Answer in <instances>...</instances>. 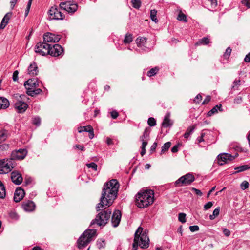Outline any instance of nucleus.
Listing matches in <instances>:
<instances>
[{"label": "nucleus", "instance_id": "obj_6", "mask_svg": "<svg viewBox=\"0 0 250 250\" xmlns=\"http://www.w3.org/2000/svg\"><path fill=\"white\" fill-rule=\"evenodd\" d=\"M195 180L194 176L191 173H188L179 178L175 184L178 186H185L190 185Z\"/></svg>", "mask_w": 250, "mask_h": 250}, {"label": "nucleus", "instance_id": "obj_47", "mask_svg": "<svg viewBox=\"0 0 250 250\" xmlns=\"http://www.w3.org/2000/svg\"><path fill=\"white\" fill-rule=\"evenodd\" d=\"M9 147V146L7 144H0V151H2L7 150Z\"/></svg>", "mask_w": 250, "mask_h": 250}, {"label": "nucleus", "instance_id": "obj_48", "mask_svg": "<svg viewBox=\"0 0 250 250\" xmlns=\"http://www.w3.org/2000/svg\"><path fill=\"white\" fill-rule=\"evenodd\" d=\"M33 124L39 126L41 124V119L39 117L34 118L33 120Z\"/></svg>", "mask_w": 250, "mask_h": 250}, {"label": "nucleus", "instance_id": "obj_58", "mask_svg": "<svg viewBox=\"0 0 250 250\" xmlns=\"http://www.w3.org/2000/svg\"><path fill=\"white\" fill-rule=\"evenodd\" d=\"M18 71L17 70L15 71L13 73L12 79L14 81H16L18 80Z\"/></svg>", "mask_w": 250, "mask_h": 250}, {"label": "nucleus", "instance_id": "obj_15", "mask_svg": "<svg viewBox=\"0 0 250 250\" xmlns=\"http://www.w3.org/2000/svg\"><path fill=\"white\" fill-rule=\"evenodd\" d=\"M121 212L119 210H116L114 212L111 219V223L114 227H116L119 225L121 221Z\"/></svg>", "mask_w": 250, "mask_h": 250}, {"label": "nucleus", "instance_id": "obj_30", "mask_svg": "<svg viewBox=\"0 0 250 250\" xmlns=\"http://www.w3.org/2000/svg\"><path fill=\"white\" fill-rule=\"evenodd\" d=\"M195 128V126L194 125L190 126L188 127L187 128L186 132L184 134V137L185 138H187V139L189 137V136L192 133V132L194 130Z\"/></svg>", "mask_w": 250, "mask_h": 250}, {"label": "nucleus", "instance_id": "obj_7", "mask_svg": "<svg viewBox=\"0 0 250 250\" xmlns=\"http://www.w3.org/2000/svg\"><path fill=\"white\" fill-rule=\"evenodd\" d=\"M60 7L69 13H74L77 10L78 6L77 3L74 1H67L61 2L60 4Z\"/></svg>", "mask_w": 250, "mask_h": 250}, {"label": "nucleus", "instance_id": "obj_45", "mask_svg": "<svg viewBox=\"0 0 250 250\" xmlns=\"http://www.w3.org/2000/svg\"><path fill=\"white\" fill-rule=\"evenodd\" d=\"M97 245L98 248H104L105 246V242L104 240H101L97 241Z\"/></svg>", "mask_w": 250, "mask_h": 250}, {"label": "nucleus", "instance_id": "obj_12", "mask_svg": "<svg viewBox=\"0 0 250 250\" xmlns=\"http://www.w3.org/2000/svg\"><path fill=\"white\" fill-rule=\"evenodd\" d=\"M235 156L231 155L230 154L224 153L220 154L218 156V163L220 165H223L225 163L229 162L233 160Z\"/></svg>", "mask_w": 250, "mask_h": 250}, {"label": "nucleus", "instance_id": "obj_25", "mask_svg": "<svg viewBox=\"0 0 250 250\" xmlns=\"http://www.w3.org/2000/svg\"><path fill=\"white\" fill-rule=\"evenodd\" d=\"M222 105L221 104L216 105L214 107H213L210 111H209L208 113V116H211L212 115L218 113V111H222V109L221 108Z\"/></svg>", "mask_w": 250, "mask_h": 250}, {"label": "nucleus", "instance_id": "obj_38", "mask_svg": "<svg viewBox=\"0 0 250 250\" xmlns=\"http://www.w3.org/2000/svg\"><path fill=\"white\" fill-rule=\"evenodd\" d=\"M132 41V36L130 34H126L124 40L125 43H129Z\"/></svg>", "mask_w": 250, "mask_h": 250}, {"label": "nucleus", "instance_id": "obj_54", "mask_svg": "<svg viewBox=\"0 0 250 250\" xmlns=\"http://www.w3.org/2000/svg\"><path fill=\"white\" fill-rule=\"evenodd\" d=\"M222 230H223V232L224 234L226 236L229 237V236H230V231L229 229H228L226 228H223Z\"/></svg>", "mask_w": 250, "mask_h": 250}, {"label": "nucleus", "instance_id": "obj_31", "mask_svg": "<svg viewBox=\"0 0 250 250\" xmlns=\"http://www.w3.org/2000/svg\"><path fill=\"white\" fill-rule=\"evenodd\" d=\"M13 97L16 99L17 102H24L26 98L25 95H20L19 94H15L13 95Z\"/></svg>", "mask_w": 250, "mask_h": 250}, {"label": "nucleus", "instance_id": "obj_34", "mask_svg": "<svg viewBox=\"0 0 250 250\" xmlns=\"http://www.w3.org/2000/svg\"><path fill=\"white\" fill-rule=\"evenodd\" d=\"M157 10L153 9L151 10L150 11V18L151 20L155 22V23H157L158 22V19L157 18L156 15H157Z\"/></svg>", "mask_w": 250, "mask_h": 250}, {"label": "nucleus", "instance_id": "obj_49", "mask_svg": "<svg viewBox=\"0 0 250 250\" xmlns=\"http://www.w3.org/2000/svg\"><path fill=\"white\" fill-rule=\"evenodd\" d=\"M231 52V49L230 47H228L226 49L225 53L224 54V57L225 58H228L229 57Z\"/></svg>", "mask_w": 250, "mask_h": 250}, {"label": "nucleus", "instance_id": "obj_60", "mask_svg": "<svg viewBox=\"0 0 250 250\" xmlns=\"http://www.w3.org/2000/svg\"><path fill=\"white\" fill-rule=\"evenodd\" d=\"M111 116L112 118L116 119L118 117L119 114L116 111H112L111 112Z\"/></svg>", "mask_w": 250, "mask_h": 250}, {"label": "nucleus", "instance_id": "obj_50", "mask_svg": "<svg viewBox=\"0 0 250 250\" xmlns=\"http://www.w3.org/2000/svg\"><path fill=\"white\" fill-rule=\"evenodd\" d=\"M248 187H249V183L246 181H244L241 184V188L243 190H245V189L248 188Z\"/></svg>", "mask_w": 250, "mask_h": 250}, {"label": "nucleus", "instance_id": "obj_37", "mask_svg": "<svg viewBox=\"0 0 250 250\" xmlns=\"http://www.w3.org/2000/svg\"><path fill=\"white\" fill-rule=\"evenodd\" d=\"M219 212H220V208L219 207L215 208L213 210L212 214L210 215L209 219L210 220H213L214 219H215V218L219 215Z\"/></svg>", "mask_w": 250, "mask_h": 250}, {"label": "nucleus", "instance_id": "obj_24", "mask_svg": "<svg viewBox=\"0 0 250 250\" xmlns=\"http://www.w3.org/2000/svg\"><path fill=\"white\" fill-rule=\"evenodd\" d=\"M9 102L4 97H0V109H6L9 106Z\"/></svg>", "mask_w": 250, "mask_h": 250}, {"label": "nucleus", "instance_id": "obj_11", "mask_svg": "<svg viewBox=\"0 0 250 250\" xmlns=\"http://www.w3.org/2000/svg\"><path fill=\"white\" fill-rule=\"evenodd\" d=\"M27 151L25 149L13 151L11 154L12 160H22L26 156Z\"/></svg>", "mask_w": 250, "mask_h": 250}, {"label": "nucleus", "instance_id": "obj_43", "mask_svg": "<svg viewBox=\"0 0 250 250\" xmlns=\"http://www.w3.org/2000/svg\"><path fill=\"white\" fill-rule=\"evenodd\" d=\"M186 214L184 213H180L178 215V220L182 223L186 222Z\"/></svg>", "mask_w": 250, "mask_h": 250}, {"label": "nucleus", "instance_id": "obj_16", "mask_svg": "<svg viewBox=\"0 0 250 250\" xmlns=\"http://www.w3.org/2000/svg\"><path fill=\"white\" fill-rule=\"evenodd\" d=\"M26 89L29 91V88L35 89L39 86V82L36 79H29L24 83Z\"/></svg>", "mask_w": 250, "mask_h": 250}, {"label": "nucleus", "instance_id": "obj_44", "mask_svg": "<svg viewBox=\"0 0 250 250\" xmlns=\"http://www.w3.org/2000/svg\"><path fill=\"white\" fill-rule=\"evenodd\" d=\"M147 123L150 126H154L156 125V121L154 118L150 117L148 118Z\"/></svg>", "mask_w": 250, "mask_h": 250}, {"label": "nucleus", "instance_id": "obj_21", "mask_svg": "<svg viewBox=\"0 0 250 250\" xmlns=\"http://www.w3.org/2000/svg\"><path fill=\"white\" fill-rule=\"evenodd\" d=\"M22 208L26 211H32L35 208V204L33 202L28 201L23 203Z\"/></svg>", "mask_w": 250, "mask_h": 250}, {"label": "nucleus", "instance_id": "obj_63", "mask_svg": "<svg viewBox=\"0 0 250 250\" xmlns=\"http://www.w3.org/2000/svg\"><path fill=\"white\" fill-rule=\"evenodd\" d=\"M211 98L209 96H207L202 103V104H208L210 101Z\"/></svg>", "mask_w": 250, "mask_h": 250}, {"label": "nucleus", "instance_id": "obj_35", "mask_svg": "<svg viewBox=\"0 0 250 250\" xmlns=\"http://www.w3.org/2000/svg\"><path fill=\"white\" fill-rule=\"evenodd\" d=\"M209 42V39L207 37H204L200 40L197 42L196 43V45H199L201 44H208Z\"/></svg>", "mask_w": 250, "mask_h": 250}, {"label": "nucleus", "instance_id": "obj_64", "mask_svg": "<svg viewBox=\"0 0 250 250\" xmlns=\"http://www.w3.org/2000/svg\"><path fill=\"white\" fill-rule=\"evenodd\" d=\"M244 60L246 62H250V52L246 56Z\"/></svg>", "mask_w": 250, "mask_h": 250}, {"label": "nucleus", "instance_id": "obj_59", "mask_svg": "<svg viewBox=\"0 0 250 250\" xmlns=\"http://www.w3.org/2000/svg\"><path fill=\"white\" fill-rule=\"evenodd\" d=\"M202 99V97L200 94H198L194 99V102L197 103H199Z\"/></svg>", "mask_w": 250, "mask_h": 250}, {"label": "nucleus", "instance_id": "obj_20", "mask_svg": "<svg viewBox=\"0 0 250 250\" xmlns=\"http://www.w3.org/2000/svg\"><path fill=\"white\" fill-rule=\"evenodd\" d=\"M39 72L37 65L35 62L31 63L28 69V73L31 76H34L38 74Z\"/></svg>", "mask_w": 250, "mask_h": 250}, {"label": "nucleus", "instance_id": "obj_13", "mask_svg": "<svg viewBox=\"0 0 250 250\" xmlns=\"http://www.w3.org/2000/svg\"><path fill=\"white\" fill-rule=\"evenodd\" d=\"M61 39V37L59 35L47 32L43 35L44 42H57Z\"/></svg>", "mask_w": 250, "mask_h": 250}, {"label": "nucleus", "instance_id": "obj_3", "mask_svg": "<svg viewBox=\"0 0 250 250\" xmlns=\"http://www.w3.org/2000/svg\"><path fill=\"white\" fill-rule=\"evenodd\" d=\"M143 228L139 227L136 230L134 234L133 249L136 250L138 246L141 248L146 249L149 245V239L148 237V233L146 230L143 231Z\"/></svg>", "mask_w": 250, "mask_h": 250}, {"label": "nucleus", "instance_id": "obj_28", "mask_svg": "<svg viewBox=\"0 0 250 250\" xmlns=\"http://www.w3.org/2000/svg\"><path fill=\"white\" fill-rule=\"evenodd\" d=\"M29 89V88H28ZM42 92V90L40 88H35L33 89H31V88H29V91L26 92L27 94L31 96H34L35 95L40 94Z\"/></svg>", "mask_w": 250, "mask_h": 250}, {"label": "nucleus", "instance_id": "obj_62", "mask_svg": "<svg viewBox=\"0 0 250 250\" xmlns=\"http://www.w3.org/2000/svg\"><path fill=\"white\" fill-rule=\"evenodd\" d=\"M192 190L194 191L197 195L200 196H201L202 195V192L198 189H196L195 188H192Z\"/></svg>", "mask_w": 250, "mask_h": 250}, {"label": "nucleus", "instance_id": "obj_18", "mask_svg": "<svg viewBox=\"0 0 250 250\" xmlns=\"http://www.w3.org/2000/svg\"><path fill=\"white\" fill-rule=\"evenodd\" d=\"M25 195L24 190L21 188H17L14 195V201L15 202H19L21 200Z\"/></svg>", "mask_w": 250, "mask_h": 250}, {"label": "nucleus", "instance_id": "obj_1", "mask_svg": "<svg viewBox=\"0 0 250 250\" xmlns=\"http://www.w3.org/2000/svg\"><path fill=\"white\" fill-rule=\"evenodd\" d=\"M119 188V184L116 179H112L104 184L100 202L96 207L97 211L100 210L101 208L112 205L117 197Z\"/></svg>", "mask_w": 250, "mask_h": 250}, {"label": "nucleus", "instance_id": "obj_23", "mask_svg": "<svg viewBox=\"0 0 250 250\" xmlns=\"http://www.w3.org/2000/svg\"><path fill=\"white\" fill-rule=\"evenodd\" d=\"M12 15V12H8L6 13L4 16L2 20V21L0 23V28L2 29H4L6 25L8 24L9 20L11 18Z\"/></svg>", "mask_w": 250, "mask_h": 250}, {"label": "nucleus", "instance_id": "obj_26", "mask_svg": "<svg viewBox=\"0 0 250 250\" xmlns=\"http://www.w3.org/2000/svg\"><path fill=\"white\" fill-rule=\"evenodd\" d=\"M249 169H250V166L248 165L240 166L234 168V169L236 170V171L234 172L233 174L242 172Z\"/></svg>", "mask_w": 250, "mask_h": 250}, {"label": "nucleus", "instance_id": "obj_22", "mask_svg": "<svg viewBox=\"0 0 250 250\" xmlns=\"http://www.w3.org/2000/svg\"><path fill=\"white\" fill-rule=\"evenodd\" d=\"M170 113L167 112L165 116L164 121L162 123V126L164 127L167 128L172 125L173 122L170 119Z\"/></svg>", "mask_w": 250, "mask_h": 250}, {"label": "nucleus", "instance_id": "obj_4", "mask_svg": "<svg viewBox=\"0 0 250 250\" xmlns=\"http://www.w3.org/2000/svg\"><path fill=\"white\" fill-rule=\"evenodd\" d=\"M96 229H90L85 230L80 237L77 241L78 247L79 249H83L86 246L95 236Z\"/></svg>", "mask_w": 250, "mask_h": 250}, {"label": "nucleus", "instance_id": "obj_46", "mask_svg": "<svg viewBox=\"0 0 250 250\" xmlns=\"http://www.w3.org/2000/svg\"><path fill=\"white\" fill-rule=\"evenodd\" d=\"M86 166L88 168H91L94 170L95 171H96L97 169V165L96 164H95L94 162H91L90 163L86 164Z\"/></svg>", "mask_w": 250, "mask_h": 250}, {"label": "nucleus", "instance_id": "obj_40", "mask_svg": "<svg viewBox=\"0 0 250 250\" xmlns=\"http://www.w3.org/2000/svg\"><path fill=\"white\" fill-rule=\"evenodd\" d=\"M177 20L179 21H183L184 22H187V17H186V15L184 14V13H183L181 11L180 12V13L178 16Z\"/></svg>", "mask_w": 250, "mask_h": 250}, {"label": "nucleus", "instance_id": "obj_29", "mask_svg": "<svg viewBox=\"0 0 250 250\" xmlns=\"http://www.w3.org/2000/svg\"><path fill=\"white\" fill-rule=\"evenodd\" d=\"M8 131L5 129L0 130V142L4 141L8 137Z\"/></svg>", "mask_w": 250, "mask_h": 250}, {"label": "nucleus", "instance_id": "obj_2", "mask_svg": "<svg viewBox=\"0 0 250 250\" xmlns=\"http://www.w3.org/2000/svg\"><path fill=\"white\" fill-rule=\"evenodd\" d=\"M154 194L151 190L141 191L136 195V205L139 208H147L154 202Z\"/></svg>", "mask_w": 250, "mask_h": 250}, {"label": "nucleus", "instance_id": "obj_39", "mask_svg": "<svg viewBox=\"0 0 250 250\" xmlns=\"http://www.w3.org/2000/svg\"><path fill=\"white\" fill-rule=\"evenodd\" d=\"M9 215L11 219L14 220H17L19 218V216L18 214L14 211H10L9 213Z\"/></svg>", "mask_w": 250, "mask_h": 250}, {"label": "nucleus", "instance_id": "obj_8", "mask_svg": "<svg viewBox=\"0 0 250 250\" xmlns=\"http://www.w3.org/2000/svg\"><path fill=\"white\" fill-rule=\"evenodd\" d=\"M49 14L50 18L52 20H62L65 18L57 6H52L49 11Z\"/></svg>", "mask_w": 250, "mask_h": 250}, {"label": "nucleus", "instance_id": "obj_19", "mask_svg": "<svg viewBox=\"0 0 250 250\" xmlns=\"http://www.w3.org/2000/svg\"><path fill=\"white\" fill-rule=\"evenodd\" d=\"M15 108L19 113H23L27 109L28 105L25 102H15Z\"/></svg>", "mask_w": 250, "mask_h": 250}, {"label": "nucleus", "instance_id": "obj_27", "mask_svg": "<svg viewBox=\"0 0 250 250\" xmlns=\"http://www.w3.org/2000/svg\"><path fill=\"white\" fill-rule=\"evenodd\" d=\"M149 129L146 128L144 130L143 134L140 137V141L142 142L145 141H148L149 138Z\"/></svg>", "mask_w": 250, "mask_h": 250}, {"label": "nucleus", "instance_id": "obj_41", "mask_svg": "<svg viewBox=\"0 0 250 250\" xmlns=\"http://www.w3.org/2000/svg\"><path fill=\"white\" fill-rule=\"evenodd\" d=\"M158 71V69L157 67L152 68L147 72V76L149 77L154 76L156 74Z\"/></svg>", "mask_w": 250, "mask_h": 250}, {"label": "nucleus", "instance_id": "obj_9", "mask_svg": "<svg viewBox=\"0 0 250 250\" xmlns=\"http://www.w3.org/2000/svg\"><path fill=\"white\" fill-rule=\"evenodd\" d=\"M50 45L46 42H41L38 43L35 47V52L40 54L44 56L48 54L49 53V49Z\"/></svg>", "mask_w": 250, "mask_h": 250}, {"label": "nucleus", "instance_id": "obj_14", "mask_svg": "<svg viewBox=\"0 0 250 250\" xmlns=\"http://www.w3.org/2000/svg\"><path fill=\"white\" fill-rule=\"evenodd\" d=\"M63 52L62 47L59 44H56L52 46L50 45L48 54L52 56L57 57L61 55Z\"/></svg>", "mask_w": 250, "mask_h": 250}, {"label": "nucleus", "instance_id": "obj_53", "mask_svg": "<svg viewBox=\"0 0 250 250\" xmlns=\"http://www.w3.org/2000/svg\"><path fill=\"white\" fill-rule=\"evenodd\" d=\"M189 229L191 232H194L199 230V227L197 225L191 226L189 227Z\"/></svg>", "mask_w": 250, "mask_h": 250}, {"label": "nucleus", "instance_id": "obj_36", "mask_svg": "<svg viewBox=\"0 0 250 250\" xmlns=\"http://www.w3.org/2000/svg\"><path fill=\"white\" fill-rule=\"evenodd\" d=\"M131 2L134 8L138 9L141 6V2L140 0H131Z\"/></svg>", "mask_w": 250, "mask_h": 250}, {"label": "nucleus", "instance_id": "obj_52", "mask_svg": "<svg viewBox=\"0 0 250 250\" xmlns=\"http://www.w3.org/2000/svg\"><path fill=\"white\" fill-rule=\"evenodd\" d=\"M240 80H235L233 83V85L232 86V88L235 89L236 88H237L239 85H240Z\"/></svg>", "mask_w": 250, "mask_h": 250}, {"label": "nucleus", "instance_id": "obj_10", "mask_svg": "<svg viewBox=\"0 0 250 250\" xmlns=\"http://www.w3.org/2000/svg\"><path fill=\"white\" fill-rule=\"evenodd\" d=\"M11 161H0V174H6L11 171L13 168Z\"/></svg>", "mask_w": 250, "mask_h": 250}, {"label": "nucleus", "instance_id": "obj_32", "mask_svg": "<svg viewBox=\"0 0 250 250\" xmlns=\"http://www.w3.org/2000/svg\"><path fill=\"white\" fill-rule=\"evenodd\" d=\"M146 38H138L136 40L137 46L139 47H141L144 46V44L146 42Z\"/></svg>", "mask_w": 250, "mask_h": 250}, {"label": "nucleus", "instance_id": "obj_17", "mask_svg": "<svg viewBox=\"0 0 250 250\" xmlns=\"http://www.w3.org/2000/svg\"><path fill=\"white\" fill-rule=\"evenodd\" d=\"M12 181L16 185L21 184L23 180L21 175L17 171H13L11 173Z\"/></svg>", "mask_w": 250, "mask_h": 250}, {"label": "nucleus", "instance_id": "obj_61", "mask_svg": "<svg viewBox=\"0 0 250 250\" xmlns=\"http://www.w3.org/2000/svg\"><path fill=\"white\" fill-rule=\"evenodd\" d=\"M157 143L156 142H154L152 145V146H151V147H150V151L151 152H154L156 147H157Z\"/></svg>", "mask_w": 250, "mask_h": 250}, {"label": "nucleus", "instance_id": "obj_5", "mask_svg": "<svg viewBox=\"0 0 250 250\" xmlns=\"http://www.w3.org/2000/svg\"><path fill=\"white\" fill-rule=\"evenodd\" d=\"M111 214L109 209L101 212L96 217L95 219L92 220L91 225L96 223L99 226H104L109 221Z\"/></svg>", "mask_w": 250, "mask_h": 250}, {"label": "nucleus", "instance_id": "obj_42", "mask_svg": "<svg viewBox=\"0 0 250 250\" xmlns=\"http://www.w3.org/2000/svg\"><path fill=\"white\" fill-rule=\"evenodd\" d=\"M171 146V143L169 142H167L162 147L161 152L163 153L166 151Z\"/></svg>", "mask_w": 250, "mask_h": 250}, {"label": "nucleus", "instance_id": "obj_51", "mask_svg": "<svg viewBox=\"0 0 250 250\" xmlns=\"http://www.w3.org/2000/svg\"><path fill=\"white\" fill-rule=\"evenodd\" d=\"M89 138L90 139L93 138L94 136L93 129L92 127H88Z\"/></svg>", "mask_w": 250, "mask_h": 250}, {"label": "nucleus", "instance_id": "obj_33", "mask_svg": "<svg viewBox=\"0 0 250 250\" xmlns=\"http://www.w3.org/2000/svg\"><path fill=\"white\" fill-rule=\"evenodd\" d=\"M6 195L5 187L2 183L0 181V198H4Z\"/></svg>", "mask_w": 250, "mask_h": 250}, {"label": "nucleus", "instance_id": "obj_56", "mask_svg": "<svg viewBox=\"0 0 250 250\" xmlns=\"http://www.w3.org/2000/svg\"><path fill=\"white\" fill-rule=\"evenodd\" d=\"M242 3L246 6L248 8H250V0H243Z\"/></svg>", "mask_w": 250, "mask_h": 250}, {"label": "nucleus", "instance_id": "obj_55", "mask_svg": "<svg viewBox=\"0 0 250 250\" xmlns=\"http://www.w3.org/2000/svg\"><path fill=\"white\" fill-rule=\"evenodd\" d=\"M212 205L213 203L212 202H208L204 205V208L205 210H207L210 208L212 206Z\"/></svg>", "mask_w": 250, "mask_h": 250}, {"label": "nucleus", "instance_id": "obj_57", "mask_svg": "<svg viewBox=\"0 0 250 250\" xmlns=\"http://www.w3.org/2000/svg\"><path fill=\"white\" fill-rule=\"evenodd\" d=\"M211 3V8H214L216 7L217 5V0H208Z\"/></svg>", "mask_w": 250, "mask_h": 250}]
</instances>
